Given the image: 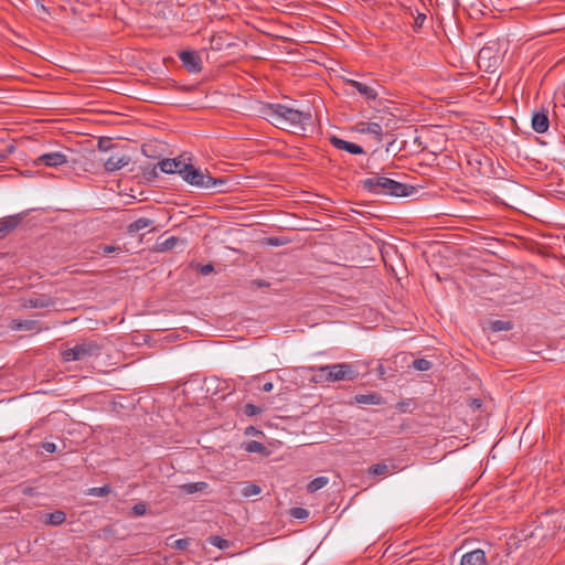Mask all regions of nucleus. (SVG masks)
Wrapping results in <instances>:
<instances>
[{"instance_id": "nucleus-1", "label": "nucleus", "mask_w": 565, "mask_h": 565, "mask_svg": "<svg viewBox=\"0 0 565 565\" xmlns=\"http://www.w3.org/2000/svg\"><path fill=\"white\" fill-rule=\"evenodd\" d=\"M263 114L276 127L295 132L305 131L312 121L310 109H296L282 104H268Z\"/></svg>"}, {"instance_id": "nucleus-2", "label": "nucleus", "mask_w": 565, "mask_h": 565, "mask_svg": "<svg viewBox=\"0 0 565 565\" xmlns=\"http://www.w3.org/2000/svg\"><path fill=\"white\" fill-rule=\"evenodd\" d=\"M363 188L374 194L392 196H407L412 194L414 190L412 185L381 177L379 173H371V175L363 181Z\"/></svg>"}, {"instance_id": "nucleus-3", "label": "nucleus", "mask_w": 565, "mask_h": 565, "mask_svg": "<svg viewBox=\"0 0 565 565\" xmlns=\"http://www.w3.org/2000/svg\"><path fill=\"white\" fill-rule=\"evenodd\" d=\"M358 376L356 371L351 364L337 363L330 365L319 366L313 376L315 382H339V381H353Z\"/></svg>"}, {"instance_id": "nucleus-4", "label": "nucleus", "mask_w": 565, "mask_h": 565, "mask_svg": "<svg viewBox=\"0 0 565 565\" xmlns=\"http://www.w3.org/2000/svg\"><path fill=\"white\" fill-rule=\"evenodd\" d=\"M181 178L191 185L203 189H216L226 184L223 178H213L194 168L191 163L182 167Z\"/></svg>"}, {"instance_id": "nucleus-5", "label": "nucleus", "mask_w": 565, "mask_h": 565, "mask_svg": "<svg viewBox=\"0 0 565 565\" xmlns=\"http://www.w3.org/2000/svg\"><path fill=\"white\" fill-rule=\"evenodd\" d=\"M102 354V347L96 341H82L65 349L62 352V359L65 362H86L90 358H97Z\"/></svg>"}, {"instance_id": "nucleus-6", "label": "nucleus", "mask_w": 565, "mask_h": 565, "mask_svg": "<svg viewBox=\"0 0 565 565\" xmlns=\"http://www.w3.org/2000/svg\"><path fill=\"white\" fill-rule=\"evenodd\" d=\"M130 161V156L121 150H116L104 161V168L107 172H114L126 167Z\"/></svg>"}, {"instance_id": "nucleus-7", "label": "nucleus", "mask_w": 565, "mask_h": 565, "mask_svg": "<svg viewBox=\"0 0 565 565\" xmlns=\"http://www.w3.org/2000/svg\"><path fill=\"white\" fill-rule=\"evenodd\" d=\"M179 58L188 72L196 74L202 71V60L198 52L182 51L179 53Z\"/></svg>"}, {"instance_id": "nucleus-8", "label": "nucleus", "mask_w": 565, "mask_h": 565, "mask_svg": "<svg viewBox=\"0 0 565 565\" xmlns=\"http://www.w3.org/2000/svg\"><path fill=\"white\" fill-rule=\"evenodd\" d=\"M35 166L60 167L67 163V156L62 151L46 152L38 157Z\"/></svg>"}, {"instance_id": "nucleus-9", "label": "nucleus", "mask_w": 565, "mask_h": 565, "mask_svg": "<svg viewBox=\"0 0 565 565\" xmlns=\"http://www.w3.org/2000/svg\"><path fill=\"white\" fill-rule=\"evenodd\" d=\"M345 83L359 92L367 100H373L377 97V90L374 85H367L355 79H347Z\"/></svg>"}, {"instance_id": "nucleus-10", "label": "nucleus", "mask_w": 565, "mask_h": 565, "mask_svg": "<svg viewBox=\"0 0 565 565\" xmlns=\"http://www.w3.org/2000/svg\"><path fill=\"white\" fill-rule=\"evenodd\" d=\"M460 565H487L486 554L482 550H475L462 555Z\"/></svg>"}, {"instance_id": "nucleus-11", "label": "nucleus", "mask_w": 565, "mask_h": 565, "mask_svg": "<svg viewBox=\"0 0 565 565\" xmlns=\"http://www.w3.org/2000/svg\"><path fill=\"white\" fill-rule=\"evenodd\" d=\"M179 158L163 159L159 162L160 170L164 173H178L181 175L182 167L188 166Z\"/></svg>"}, {"instance_id": "nucleus-12", "label": "nucleus", "mask_w": 565, "mask_h": 565, "mask_svg": "<svg viewBox=\"0 0 565 565\" xmlns=\"http://www.w3.org/2000/svg\"><path fill=\"white\" fill-rule=\"evenodd\" d=\"M330 141L337 149L348 151L352 154H361L364 152V150L361 146L350 142V141H347V140H343V139L334 137V136L331 137Z\"/></svg>"}, {"instance_id": "nucleus-13", "label": "nucleus", "mask_w": 565, "mask_h": 565, "mask_svg": "<svg viewBox=\"0 0 565 565\" xmlns=\"http://www.w3.org/2000/svg\"><path fill=\"white\" fill-rule=\"evenodd\" d=\"M20 222V215H11L0 218V239L4 238L11 231L17 228Z\"/></svg>"}, {"instance_id": "nucleus-14", "label": "nucleus", "mask_w": 565, "mask_h": 565, "mask_svg": "<svg viewBox=\"0 0 565 565\" xmlns=\"http://www.w3.org/2000/svg\"><path fill=\"white\" fill-rule=\"evenodd\" d=\"M499 56L493 54L491 47H482L478 54L479 66L486 65L487 68L497 66Z\"/></svg>"}, {"instance_id": "nucleus-15", "label": "nucleus", "mask_w": 565, "mask_h": 565, "mask_svg": "<svg viewBox=\"0 0 565 565\" xmlns=\"http://www.w3.org/2000/svg\"><path fill=\"white\" fill-rule=\"evenodd\" d=\"M550 121L545 113H535L532 117V128L537 134L547 131Z\"/></svg>"}, {"instance_id": "nucleus-16", "label": "nucleus", "mask_w": 565, "mask_h": 565, "mask_svg": "<svg viewBox=\"0 0 565 565\" xmlns=\"http://www.w3.org/2000/svg\"><path fill=\"white\" fill-rule=\"evenodd\" d=\"M152 225H153L152 220L147 218V217H140L127 226V232H128V234L134 235V234L138 233L139 231L145 230Z\"/></svg>"}, {"instance_id": "nucleus-17", "label": "nucleus", "mask_w": 565, "mask_h": 565, "mask_svg": "<svg viewBox=\"0 0 565 565\" xmlns=\"http://www.w3.org/2000/svg\"><path fill=\"white\" fill-rule=\"evenodd\" d=\"M238 486L241 488V494L244 498L258 495L262 492V489L259 486H257L253 482H249V481L241 482V483H238Z\"/></svg>"}, {"instance_id": "nucleus-18", "label": "nucleus", "mask_w": 565, "mask_h": 565, "mask_svg": "<svg viewBox=\"0 0 565 565\" xmlns=\"http://www.w3.org/2000/svg\"><path fill=\"white\" fill-rule=\"evenodd\" d=\"M359 131L362 134L374 135L377 139L382 136V127L377 122H361L359 124Z\"/></svg>"}, {"instance_id": "nucleus-19", "label": "nucleus", "mask_w": 565, "mask_h": 565, "mask_svg": "<svg viewBox=\"0 0 565 565\" xmlns=\"http://www.w3.org/2000/svg\"><path fill=\"white\" fill-rule=\"evenodd\" d=\"M53 305V300L49 297H33L25 300V307L29 308H47Z\"/></svg>"}, {"instance_id": "nucleus-20", "label": "nucleus", "mask_w": 565, "mask_h": 565, "mask_svg": "<svg viewBox=\"0 0 565 565\" xmlns=\"http://www.w3.org/2000/svg\"><path fill=\"white\" fill-rule=\"evenodd\" d=\"M244 449L250 454H260L263 456H267L269 451L266 446L257 440H250L245 444Z\"/></svg>"}, {"instance_id": "nucleus-21", "label": "nucleus", "mask_w": 565, "mask_h": 565, "mask_svg": "<svg viewBox=\"0 0 565 565\" xmlns=\"http://www.w3.org/2000/svg\"><path fill=\"white\" fill-rule=\"evenodd\" d=\"M207 487L209 486L206 482L200 481V482L184 483V484H181L179 488L184 493L192 494L195 492L204 491Z\"/></svg>"}, {"instance_id": "nucleus-22", "label": "nucleus", "mask_w": 565, "mask_h": 565, "mask_svg": "<svg viewBox=\"0 0 565 565\" xmlns=\"http://www.w3.org/2000/svg\"><path fill=\"white\" fill-rule=\"evenodd\" d=\"M65 520H66L65 512H63L61 510H56L46 515L45 524L57 526V525L63 524L65 522Z\"/></svg>"}, {"instance_id": "nucleus-23", "label": "nucleus", "mask_w": 565, "mask_h": 565, "mask_svg": "<svg viewBox=\"0 0 565 565\" xmlns=\"http://www.w3.org/2000/svg\"><path fill=\"white\" fill-rule=\"evenodd\" d=\"M354 398L358 404L363 405H377L381 402V396L377 394H359Z\"/></svg>"}, {"instance_id": "nucleus-24", "label": "nucleus", "mask_w": 565, "mask_h": 565, "mask_svg": "<svg viewBox=\"0 0 565 565\" xmlns=\"http://www.w3.org/2000/svg\"><path fill=\"white\" fill-rule=\"evenodd\" d=\"M513 328V323L509 320L490 321L489 329L493 332L509 331Z\"/></svg>"}, {"instance_id": "nucleus-25", "label": "nucleus", "mask_w": 565, "mask_h": 565, "mask_svg": "<svg viewBox=\"0 0 565 565\" xmlns=\"http://www.w3.org/2000/svg\"><path fill=\"white\" fill-rule=\"evenodd\" d=\"M329 482V479L327 477H317L312 481H310L307 486V490L310 493H313L323 487H326Z\"/></svg>"}, {"instance_id": "nucleus-26", "label": "nucleus", "mask_w": 565, "mask_h": 565, "mask_svg": "<svg viewBox=\"0 0 565 565\" xmlns=\"http://www.w3.org/2000/svg\"><path fill=\"white\" fill-rule=\"evenodd\" d=\"M180 242V239L175 236L168 237L163 242L158 244V250L159 252H168L173 249L177 244Z\"/></svg>"}, {"instance_id": "nucleus-27", "label": "nucleus", "mask_w": 565, "mask_h": 565, "mask_svg": "<svg viewBox=\"0 0 565 565\" xmlns=\"http://www.w3.org/2000/svg\"><path fill=\"white\" fill-rule=\"evenodd\" d=\"M110 493V487L109 486H103V487H96L90 488L87 490L86 494L103 498Z\"/></svg>"}, {"instance_id": "nucleus-28", "label": "nucleus", "mask_w": 565, "mask_h": 565, "mask_svg": "<svg viewBox=\"0 0 565 565\" xmlns=\"http://www.w3.org/2000/svg\"><path fill=\"white\" fill-rule=\"evenodd\" d=\"M367 471L372 476H382L388 472V466L384 462L375 463L372 465Z\"/></svg>"}, {"instance_id": "nucleus-29", "label": "nucleus", "mask_w": 565, "mask_h": 565, "mask_svg": "<svg viewBox=\"0 0 565 565\" xmlns=\"http://www.w3.org/2000/svg\"><path fill=\"white\" fill-rule=\"evenodd\" d=\"M14 329L33 331L36 329V322L33 320L14 321Z\"/></svg>"}, {"instance_id": "nucleus-30", "label": "nucleus", "mask_w": 565, "mask_h": 565, "mask_svg": "<svg viewBox=\"0 0 565 565\" xmlns=\"http://www.w3.org/2000/svg\"><path fill=\"white\" fill-rule=\"evenodd\" d=\"M209 542L213 545L218 547L220 550H225L230 546V542L221 536H210Z\"/></svg>"}, {"instance_id": "nucleus-31", "label": "nucleus", "mask_w": 565, "mask_h": 565, "mask_svg": "<svg viewBox=\"0 0 565 565\" xmlns=\"http://www.w3.org/2000/svg\"><path fill=\"white\" fill-rule=\"evenodd\" d=\"M412 365L417 371H428L431 367V362L426 359H417L413 361Z\"/></svg>"}, {"instance_id": "nucleus-32", "label": "nucleus", "mask_w": 565, "mask_h": 565, "mask_svg": "<svg viewBox=\"0 0 565 565\" xmlns=\"http://www.w3.org/2000/svg\"><path fill=\"white\" fill-rule=\"evenodd\" d=\"M290 514L291 516H294L295 519H299V520H302V519H307L308 515H309V512L308 510L303 509V508H292L290 510Z\"/></svg>"}, {"instance_id": "nucleus-33", "label": "nucleus", "mask_w": 565, "mask_h": 565, "mask_svg": "<svg viewBox=\"0 0 565 565\" xmlns=\"http://www.w3.org/2000/svg\"><path fill=\"white\" fill-rule=\"evenodd\" d=\"M244 413L247 416H254L262 413V408L253 404H246L244 407Z\"/></svg>"}, {"instance_id": "nucleus-34", "label": "nucleus", "mask_w": 565, "mask_h": 565, "mask_svg": "<svg viewBox=\"0 0 565 565\" xmlns=\"http://www.w3.org/2000/svg\"><path fill=\"white\" fill-rule=\"evenodd\" d=\"M98 249H99V253H102L103 255H108L110 253L119 252L120 247L113 246V245H99Z\"/></svg>"}, {"instance_id": "nucleus-35", "label": "nucleus", "mask_w": 565, "mask_h": 565, "mask_svg": "<svg viewBox=\"0 0 565 565\" xmlns=\"http://www.w3.org/2000/svg\"><path fill=\"white\" fill-rule=\"evenodd\" d=\"M146 511H147V505H146V503H143V502H139V503H137V504H135V505L132 507V513H134V515H136V516H141V515H143V514L146 513Z\"/></svg>"}, {"instance_id": "nucleus-36", "label": "nucleus", "mask_w": 565, "mask_h": 565, "mask_svg": "<svg viewBox=\"0 0 565 565\" xmlns=\"http://www.w3.org/2000/svg\"><path fill=\"white\" fill-rule=\"evenodd\" d=\"M188 545H189L188 539H179V540H175L173 543V546L178 550H184L188 547Z\"/></svg>"}, {"instance_id": "nucleus-37", "label": "nucleus", "mask_w": 565, "mask_h": 565, "mask_svg": "<svg viewBox=\"0 0 565 565\" xmlns=\"http://www.w3.org/2000/svg\"><path fill=\"white\" fill-rule=\"evenodd\" d=\"M213 270H214V267H213V265H212V264L203 265V266H201V268H200V273H201L202 275H209V274H211Z\"/></svg>"}, {"instance_id": "nucleus-38", "label": "nucleus", "mask_w": 565, "mask_h": 565, "mask_svg": "<svg viewBox=\"0 0 565 565\" xmlns=\"http://www.w3.org/2000/svg\"><path fill=\"white\" fill-rule=\"evenodd\" d=\"M42 448L46 451V452H54L56 450V445L54 443H44L42 445Z\"/></svg>"}, {"instance_id": "nucleus-39", "label": "nucleus", "mask_w": 565, "mask_h": 565, "mask_svg": "<svg viewBox=\"0 0 565 565\" xmlns=\"http://www.w3.org/2000/svg\"><path fill=\"white\" fill-rule=\"evenodd\" d=\"M425 19H426V15L423 13H419L415 19V22L417 25H422L424 23Z\"/></svg>"}, {"instance_id": "nucleus-40", "label": "nucleus", "mask_w": 565, "mask_h": 565, "mask_svg": "<svg viewBox=\"0 0 565 565\" xmlns=\"http://www.w3.org/2000/svg\"><path fill=\"white\" fill-rule=\"evenodd\" d=\"M274 385L271 382H267L263 385L262 391L264 392H270L273 390Z\"/></svg>"}, {"instance_id": "nucleus-41", "label": "nucleus", "mask_w": 565, "mask_h": 565, "mask_svg": "<svg viewBox=\"0 0 565 565\" xmlns=\"http://www.w3.org/2000/svg\"><path fill=\"white\" fill-rule=\"evenodd\" d=\"M7 159V153L0 152V162H3Z\"/></svg>"}, {"instance_id": "nucleus-42", "label": "nucleus", "mask_w": 565, "mask_h": 565, "mask_svg": "<svg viewBox=\"0 0 565 565\" xmlns=\"http://www.w3.org/2000/svg\"><path fill=\"white\" fill-rule=\"evenodd\" d=\"M473 405L480 406V403H478V399H475Z\"/></svg>"}, {"instance_id": "nucleus-43", "label": "nucleus", "mask_w": 565, "mask_h": 565, "mask_svg": "<svg viewBox=\"0 0 565 565\" xmlns=\"http://www.w3.org/2000/svg\"><path fill=\"white\" fill-rule=\"evenodd\" d=\"M473 405L480 406V403H478V399H475Z\"/></svg>"}, {"instance_id": "nucleus-44", "label": "nucleus", "mask_w": 565, "mask_h": 565, "mask_svg": "<svg viewBox=\"0 0 565 565\" xmlns=\"http://www.w3.org/2000/svg\"><path fill=\"white\" fill-rule=\"evenodd\" d=\"M473 405L480 406V403H478V399H475Z\"/></svg>"}]
</instances>
